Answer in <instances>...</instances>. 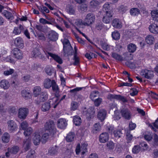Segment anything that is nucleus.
Instances as JSON below:
<instances>
[{
    "label": "nucleus",
    "mask_w": 158,
    "mask_h": 158,
    "mask_svg": "<svg viewBox=\"0 0 158 158\" xmlns=\"http://www.w3.org/2000/svg\"><path fill=\"white\" fill-rule=\"evenodd\" d=\"M71 110H76L78 106V103L76 102L72 101L71 103Z\"/></svg>",
    "instance_id": "nucleus-53"
},
{
    "label": "nucleus",
    "mask_w": 158,
    "mask_h": 158,
    "mask_svg": "<svg viewBox=\"0 0 158 158\" xmlns=\"http://www.w3.org/2000/svg\"><path fill=\"white\" fill-rule=\"evenodd\" d=\"M139 11L137 8H133L131 9L130 12L131 15L134 16L138 15L139 13Z\"/></svg>",
    "instance_id": "nucleus-45"
},
{
    "label": "nucleus",
    "mask_w": 158,
    "mask_h": 158,
    "mask_svg": "<svg viewBox=\"0 0 158 158\" xmlns=\"http://www.w3.org/2000/svg\"><path fill=\"white\" fill-rule=\"evenodd\" d=\"M118 95L115 94H109L108 95L107 98L108 99H109L110 100H112L113 99H116L117 100Z\"/></svg>",
    "instance_id": "nucleus-60"
},
{
    "label": "nucleus",
    "mask_w": 158,
    "mask_h": 158,
    "mask_svg": "<svg viewBox=\"0 0 158 158\" xmlns=\"http://www.w3.org/2000/svg\"><path fill=\"white\" fill-rule=\"evenodd\" d=\"M32 132V129L31 127L27 128L24 130V134L25 136H28L30 135Z\"/></svg>",
    "instance_id": "nucleus-50"
},
{
    "label": "nucleus",
    "mask_w": 158,
    "mask_h": 158,
    "mask_svg": "<svg viewBox=\"0 0 158 158\" xmlns=\"http://www.w3.org/2000/svg\"><path fill=\"white\" fill-rule=\"evenodd\" d=\"M17 111V109L15 107H10L8 109V111L10 114H15Z\"/></svg>",
    "instance_id": "nucleus-63"
},
{
    "label": "nucleus",
    "mask_w": 158,
    "mask_h": 158,
    "mask_svg": "<svg viewBox=\"0 0 158 158\" xmlns=\"http://www.w3.org/2000/svg\"><path fill=\"white\" fill-rule=\"evenodd\" d=\"M35 155L34 151H29L27 156V158H35Z\"/></svg>",
    "instance_id": "nucleus-56"
},
{
    "label": "nucleus",
    "mask_w": 158,
    "mask_h": 158,
    "mask_svg": "<svg viewBox=\"0 0 158 158\" xmlns=\"http://www.w3.org/2000/svg\"><path fill=\"white\" fill-rule=\"evenodd\" d=\"M22 96L24 98H28L31 96L30 93L28 90H23L21 92Z\"/></svg>",
    "instance_id": "nucleus-47"
},
{
    "label": "nucleus",
    "mask_w": 158,
    "mask_h": 158,
    "mask_svg": "<svg viewBox=\"0 0 158 158\" xmlns=\"http://www.w3.org/2000/svg\"><path fill=\"white\" fill-rule=\"evenodd\" d=\"M67 124L66 120L64 118H60L57 121L58 127L60 129H64L65 128Z\"/></svg>",
    "instance_id": "nucleus-16"
},
{
    "label": "nucleus",
    "mask_w": 158,
    "mask_h": 158,
    "mask_svg": "<svg viewBox=\"0 0 158 158\" xmlns=\"http://www.w3.org/2000/svg\"><path fill=\"white\" fill-rule=\"evenodd\" d=\"M106 115V111L105 110L102 109L100 110L99 111L97 115V117L101 121H102L104 120L105 118Z\"/></svg>",
    "instance_id": "nucleus-18"
},
{
    "label": "nucleus",
    "mask_w": 158,
    "mask_h": 158,
    "mask_svg": "<svg viewBox=\"0 0 158 158\" xmlns=\"http://www.w3.org/2000/svg\"><path fill=\"white\" fill-rule=\"evenodd\" d=\"M95 19V16L93 14L89 13L86 16L84 21L79 19L76 22L75 24L78 27H81L82 25L89 26L94 23Z\"/></svg>",
    "instance_id": "nucleus-1"
},
{
    "label": "nucleus",
    "mask_w": 158,
    "mask_h": 158,
    "mask_svg": "<svg viewBox=\"0 0 158 158\" xmlns=\"http://www.w3.org/2000/svg\"><path fill=\"white\" fill-rule=\"evenodd\" d=\"M14 57L18 59H21L23 57V53L21 50L17 48H14L12 51Z\"/></svg>",
    "instance_id": "nucleus-11"
},
{
    "label": "nucleus",
    "mask_w": 158,
    "mask_h": 158,
    "mask_svg": "<svg viewBox=\"0 0 158 158\" xmlns=\"http://www.w3.org/2000/svg\"><path fill=\"white\" fill-rule=\"evenodd\" d=\"M52 80L48 78L45 79L43 82L44 87L47 89H49L52 86Z\"/></svg>",
    "instance_id": "nucleus-25"
},
{
    "label": "nucleus",
    "mask_w": 158,
    "mask_h": 158,
    "mask_svg": "<svg viewBox=\"0 0 158 158\" xmlns=\"http://www.w3.org/2000/svg\"><path fill=\"white\" fill-rule=\"evenodd\" d=\"M121 118V115L120 113L117 111H114V118L115 120H118Z\"/></svg>",
    "instance_id": "nucleus-59"
},
{
    "label": "nucleus",
    "mask_w": 158,
    "mask_h": 158,
    "mask_svg": "<svg viewBox=\"0 0 158 158\" xmlns=\"http://www.w3.org/2000/svg\"><path fill=\"white\" fill-rule=\"evenodd\" d=\"M142 75L147 79H151L154 77L153 71L148 70H142L141 72Z\"/></svg>",
    "instance_id": "nucleus-12"
},
{
    "label": "nucleus",
    "mask_w": 158,
    "mask_h": 158,
    "mask_svg": "<svg viewBox=\"0 0 158 158\" xmlns=\"http://www.w3.org/2000/svg\"><path fill=\"white\" fill-rule=\"evenodd\" d=\"M41 136L38 133L36 134L33 139V142L35 145L39 144L41 141Z\"/></svg>",
    "instance_id": "nucleus-31"
},
{
    "label": "nucleus",
    "mask_w": 158,
    "mask_h": 158,
    "mask_svg": "<svg viewBox=\"0 0 158 158\" xmlns=\"http://www.w3.org/2000/svg\"><path fill=\"white\" fill-rule=\"evenodd\" d=\"M112 38L115 40H118L120 38V35L118 32L115 31L112 33Z\"/></svg>",
    "instance_id": "nucleus-51"
},
{
    "label": "nucleus",
    "mask_w": 158,
    "mask_h": 158,
    "mask_svg": "<svg viewBox=\"0 0 158 158\" xmlns=\"http://www.w3.org/2000/svg\"><path fill=\"white\" fill-rule=\"evenodd\" d=\"M113 16L112 12L111 11H106L102 19L103 22L106 23H109Z\"/></svg>",
    "instance_id": "nucleus-6"
},
{
    "label": "nucleus",
    "mask_w": 158,
    "mask_h": 158,
    "mask_svg": "<svg viewBox=\"0 0 158 158\" xmlns=\"http://www.w3.org/2000/svg\"><path fill=\"white\" fill-rule=\"evenodd\" d=\"M102 99L101 98H98L97 99H95L94 101V104L96 106H98L101 104L102 102Z\"/></svg>",
    "instance_id": "nucleus-61"
},
{
    "label": "nucleus",
    "mask_w": 158,
    "mask_h": 158,
    "mask_svg": "<svg viewBox=\"0 0 158 158\" xmlns=\"http://www.w3.org/2000/svg\"><path fill=\"white\" fill-rule=\"evenodd\" d=\"M83 87H77L71 90L70 92L71 93H73L74 94L76 95L77 93V92L81 90Z\"/></svg>",
    "instance_id": "nucleus-62"
},
{
    "label": "nucleus",
    "mask_w": 158,
    "mask_h": 158,
    "mask_svg": "<svg viewBox=\"0 0 158 158\" xmlns=\"http://www.w3.org/2000/svg\"><path fill=\"white\" fill-rule=\"evenodd\" d=\"M37 7L39 10L42 13V14L45 16L46 18L48 20H50L51 18L48 16H47L45 15V12L47 13H48L49 10L46 6H44L43 5L40 6H37Z\"/></svg>",
    "instance_id": "nucleus-13"
},
{
    "label": "nucleus",
    "mask_w": 158,
    "mask_h": 158,
    "mask_svg": "<svg viewBox=\"0 0 158 158\" xmlns=\"http://www.w3.org/2000/svg\"><path fill=\"white\" fill-rule=\"evenodd\" d=\"M97 56V55L91 52L87 53L85 54V57L89 60L91 59L92 58H95Z\"/></svg>",
    "instance_id": "nucleus-49"
},
{
    "label": "nucleus",
    "mask_w": 158,
    "mask_h": 158,
    "mask_svg": "<svg viewBox=\"0 0 158 158\" xmlns=\"http://www.w3.org/2000/svg\"><path fill=\"white\" fill-rule=\"evenodd\" d=\"M44 51L47 57L48 58H49V56H50L58 63L60 64L62 63L63 61L62 59L58 55L50 53L46 49H44Z\"/></svg>",
    "instance_id": "nucleus-3"
},
{
    "label": "nucleus",
    "mask_w": 158,
    "mask_h": 158,
    "mask_svg": "<svg viewBox=\"0 0 158 158\" xmlns=\"http://www.w3.org/2000/svg\"><path fill=\"white\" fill-rule=\"evenodd\" d=\"M14 43L15 46L19 48H23L24 46L23 41L20 37L16 38L15 40Z\"/></svg>",
    "instance_id": "nucleus-21"
},
{
    "label": "nucleus",
    "mask_w": 158,
    "mask_h": 158,
    "mask_svg": "<svg viewBox=\"0 0 158 158\" xmlns=\"http://www.w3.org/2000/svg\"><path fill=\"white\" fill-rule=\"evenodd\" d=\"M15 71L14 69H10L9 70L5 71L4 72V74L5 76H8L12 74Z\"/></svg>",
    "instance_id": "nucleus-54"
},
{
    "label": "nucleus",
    "mask_w": 158,
    "mask_h": 158,
    "mask_svg": "<svg viewBox=\"0 0 158 158\" xmlns=\"http://www.w3.org/2000/svg\"><path fill=\"white\" fill-rule=\"evenodd\" d=\"M44 126L46 130L50 133L51 136H53L56 133V129L53 121L49 120L46 122Z\"/></svg>",
    "instance_id": "nucleus-2"
},
{
    "label": "nucleus",
    "mask_w": 158,
    "mask_h": 158,
    "mask_svg": "<svg viewBox=\"0 0 158 158\" xmlns=\"http://www.w3.org/2000/svg\"><path fill=\"white\" fill-rule=\"evenodd\" d=\"M7 123L8 128L10 132H12L17 129V125L14 121L9 120L8 121Z\"/></svg>",
    "instance_id": "nucleus-10"
},
{
    "label": "nucleus",
    "mask_w": 158,
    "mask_h": 158,
    "mask_svg": "<svg viewBox=\"0 0 158 158\" xmlns=\"http://www.w3.org/2000/svg\"><path fill=\"white\" fill-rule=\"evenodd\" d=\"M66 10L68 13L71 15H74L75 13V9L72 6L68 5L67 7Z\"/></svg>",
    "instance_id": "nucleus-39"
},
{
    "label": "nucleus",
    "mask_w": 158,
    "mask_h": 158,
    "mask_svg": "<svg viewBox=\"0 0 158 158\" xmlns=\"http://www.w3.org/2000/svg\"><path fill=\"white\" fill-rule=\"evenodd\" d=\"M122 116L126 119H130L131 118V114L130 110L127 108H123L121 110Z\"/></svg>",
    "instance_id": "nucleus-9"
},
{
    "label": "nucleus",
    "mask_w": 158,
    "mask_h": 158,
    "mask_svg": "<svg viewBox=\"0 0 158 158\" xmlns=\"http://www.w3.org/2000/svg\"><path fill=\"white\" fill-rule=\"evenodd\" d=\"M140 148L139 145L135 146L132 148V152L134 153H137L140 151Z\"/></svg>",
    "instance_id": "nucleus-55"
},
{
    "label": "nucleus",
    "mask_w": 158,
    "mask_h": 158,
    "mask_svg": "<svg viewBox=\"0 0 158 158\" xmlns=\"http://www.w3.org/2000/svg\"><path fill=\"white\" fill-rule=\"evenodd\" d=\"M31 138L28 137L27 139L24 140L23 143L25 151H26L30 148V146L31 144Z\"/></svg>",
    "instance_id": "nucleus-28"
},
{
    "label": "nucleus",
    "mask_w": 158,
    "mask_h": 158,
    "mask_svg": "<svg viewBox=\"0 0 158 158\" xmlns=\"http://www.w3.org/2000/svg\"><path fill=\"white\" fill-rule=\"evenodd\" d=\"M20 126L22 129L25 130L27 128L28 126V124L26 121L23 122L20 124Z\"/></svg>",
    "instance_id": "nucleus-57"
},
{
    "label": "nucleus",
    "mask_w": 158,
    "mask_h": 158,
    "mask_svg": "<svg viewBox=\"0 0 158 158\" xmlns=\"http://www.w3.org/2000/svg\"><path fill=\"white\" fill-rule=\"evenodd\" d=\"M19 150V148L17 146H14L11 148H8V151L12 154H16L18 152Z\"/></svg>",
    "instance_id": "nucleus-44"
},
{
    "label": "nucleus",
    "mask_w": 158,
    "mask_h": 158,
    "mask_svg": "<svg viewBox=\"0 0 158 158\" xmlns=\"http://www.w3.org/2000/svg\"><path fill=\"white\" fill-rule=\"evenodd\" d=\"M42 89L40 86H36L33 89V95L35 97H36L41 93Z\"/></svg>",
    "instance_id": "nucleus-27"
},
{
    "label": "nucleus",
    "mask_w": 158,
    "mask_h": 158,
    "mask_svg": "<svg viewBox=\"0 0 158 158\" xmlns=\"http://www.w3.org/2000/svg\"><path fill=\"white\" fill-rule=\"evenodd\" d=\"M127 49L130 52H134L136 49V46L133 44H130L127 46Z\"/></svg>",
    "instance_id": "nucleus-40"
},
{
    "label": "nucleus",
    "mask_w": 158,
    "mask_h": 158,
    "mask_svg": "<svg viewBox=\"0 0 158 158\" xmlns=\"http://www.w3.org/2000/svg\"><path fill=\"white\" fill-rule=\"evenodd\" d=\"M151 14L153 19L155 21L158 22V10L152 11Z\"/></svg>",
    "instance_id": "nucleus-34"
},
{
    "label": "nucleus",
    "mask_w": 158,
    "mask_h": 158,
    "mask_svg": "<svg viewBox=\"0 0 158 158\" xmlns=\"http://www.w3.org/2000/svg\"><path fill=\"white\" fill-rule=\"evenodd\" d=\"M58 34L55 31H51L48 32V39L52 41H56L58 38Z\"/></svg>",
    "instance_id": "nucleus-14"
},
{
    "label": "nucleus",
    "mask_w": 158,
    "mask_h": 158,
    "mask_svg": "<svg viewBox=\"0 0 158 158\" xmlns=\"http://www.w3.org/2000/svg\"><path fill=\"white\" fill-rule=\"evenodd\" d=\"M75 137V134L73 132H70L66 137V140L69 142L73 141Z\"/></svg>",
    "instance_id": "nucleus-36"
},
{
    "label": "nucleus",
    "mask_w": 158,
    "mask_h": 158,
    "mask_svg": "<svg viewBox=\"0 0 158 158\" xmlns=\"http://www.w3.org/2000/svg\"><path fill=\"white\" fill-rule=\"evenodd\" d=\"M100 4V2L97 0H93L90 2V8L95 9L98 8Z\"/></svg>",
    "instance_id": "nucleus-37"
},
{
    "label": "nucleus",
    "mask_w": 158,
    "mask_h": 158,
    "mask_svg": "<svg viewBox=\"0 0 158 158\" xmlns=\"http://www.w3.org/2000/svg\"><path fill=\"white\" fill-rule=\"evenodd\" d=\"M32 55L33 57H36L41 54L40 50L38 48H35L32 52Z\"/></svg>",
    "instance_id": "nucleus-42"
},
{
    "label": "nucleus",
    "mask_w": 158,
    "mask_h": 158,
    "mask_svg": "<svg viewBox=\"0 0 158 158\" xmlns=\"http://www.w3.org/2000/svg\"><path fill=\"white\" fill-rule=\"evenodd\" d=\"M10 85L8 81L4 79L0 82V86L4 89H7L10 86Z\"/></svg>",
    "instance_id": "nucleus-29"
},
{
    "label": "nucleus",
    "mask_w": 158,
    "mask_h": 158,
    "mask_svg": "<svg viewBox=\"0 0 158 158\" xmlns=\"http://www.w3.org/2000/svg\"><path fill=\"white\" fill-rule=\"evenodd\" d=\"M150 31L154 34L158 33V26L156 24L152 23L148 27Z\"/></svg>",
    "instance_id": "nucleus-19"
},
{
    "label": "nucleus",
    "mask_w": 158,
    "mask_h": 158,
    "mask_svg": "<svg viewBox=\"0 0 158 158\" xmlns=\"http://www.w3.org/2000/svg\"><path fill=\"white\" fill-rule=\"evenodd\" d=\"M51 87H52V90L53 91L56 93L55 94V96L56 97L53 98V100L55 101V102H57L58 100V93L59 92V88L55 81L54 80H52V84Z\"/></svg>",
    "instance_id": "nucleus-7"
},
{
    "label": "nucleus",
    "mask_w": 158,
    "mask_h": 158,
    "mask_svg": "<svg viewBox=\"0 0 158 158\" xmlns=\"http://www.w3.org/2000/svg\"><path fill=\"white\" fill-rule=\"evenodd\" d=\"M51 108V104L50 102H46L43 103L40 107V109L43 112L48 111Z\"/></svg>",
    "instance_id": "nucleus-23"
},
{
    "label": "nucleus",
    "mask_w": 158,
    "mask_h": 158,
    "mask_svg": "<svg viewBox=\"0 0 158 158\" xmlns=\"http://www.w3.org/2000/svg\"><path fill=\"white\" fill-rule=\"evenodd\" d=\"M99 94V92L98 91H94L91 93L90 98L92 100L94 99V98L97 97Z\"/></svg>",
    "instance_id": "nucleus-52"
},
{
    "label": "nucleus",
    "mask_w": 158,
    "mask_h": 158,
    "mask_svg": "<svg viewBox=\"0 0 158 158\" xmlns=\"http://www.w3.org/2000/svg\"><path fill=\"white\" fill-rule=\"evenodd\" d=\"M95 112L94 108L91 107L84 112V114L86 115L87 119L89 120L93 117Z\"/></svg>",
    "instance_id": "nucleus-8"
},
{
    "label": "nucleus",
    "mask_w": 158,
    "mask_h": 158,
    "mask_svg": "<svg viewBox=\"0 0 158 158\" xmlns=\"http://www.w3.org/2000/svg\"><path fill=\"white\" fill-rule=\"evenodd\" d=\"M10 138L9 134L7 133H5L2 137V140L4 143H8L9 141Z\"/></svg>",
    "instance_id": "nucleus-43"
},
{
    "label": "nucleus",
    "mask_w": 158,
    "mask_h": 158,
    "mask_svg": "<svg viewBox=\"0 0 158 158\" xmlns=\"http://www.w3.org/2000/svg\"><path fill=\"white\" fill-rule=\"evenodd\" d=\"M73 122L76 126H79L82 122V120L79 116L75 115L73 117Z\"/></svg>",
    "instance_id": "nucleus-33"
},
{
    "label": "nucleus",
    "mask_w": 158,
    "mask_h": 158,
    "mask_svg": "<svg viewBox=\"0 0 158 158\" xmlns=\"http://www.w3.org/2000/svg\"><path fill=\"white\" fill-rule=\"evenodd\" d=\"M101 127L99 123L95 124L93 127L92 132L93 133H97L98 132L101 130Z\"/></svg>",
    "instance_id": "nucleus-30"
},
{
    "label": "nucleus",
    "mask_w": 158,
    "mask_h": 158,
    "mask_svg": "<svg viewBox=\"0 0 158 158\" xmlns=\"http://www.w3.org/2000/svg\"><path fill=\"white\" fill-rule=\"evenodd\" d=\"M39 98V100L37 102V104H39L40 102H44L48 98V94L46 91H44L40 94Z\"/></svg>",
    "instance_id": "nucleus-17"
},
{
    "label": "nucleus",
    "mask_w": 158,
    "mask_h": 158,
    "mask_svg": "<svg viewBox=\"0 0 158 158\" xmlns=\"http://www.w3.org/2000/svg\"><path fill=\"white\" fill-rule=\"evenodd\" d=\"M145 40L148 44H152L155 41V38L152 35H148L146 37Z\"/></svg>",
    "instance_id": "nucleus-32"
},
{
    "label": "nucleus",
    "mask_w": 158,
    "mask_h": 158,
    "mask_svg": "<svg viewBox=\"0 0 158 158\" xmlns=\"http://www.w3.org/2000/svg\"><path fill=\"white\" fill-rule=\"evenodd\" d=\"M109 136L107 133L106 132L102 133L99 136V140L101 143H104L108 140Z\"/></svg>",
    "instance_id": "nucleus-20"
},
{
    "label": "nucleus",
    "mask_w": 158,
    "mask_h": 158,
    "mask_svg": "<svg viewBox=\"0 0 158 158\" xmlns=\"http://www.w3.org/2000/svg\"><path fill=\"white\" fill-rule=\"evenodd\" d=\"M87 146L88 144L85 143L82 144L81 147H80V144L77 145L76 148V154L77 155L79 154L81 152L82 155L84 154L86 152H87Z\"/></svg>",
    "instance_id": "nucleus-5"
},
{
    "label": "nucleus",
    "mask_w": 158,
    "mask_h": 158,
    "mask_svg": "<svg viewBox=\"0 0 158 158\" xmlns=\"http://www.w3.org/2000/svg\"><path fill=\"white\" fill-rule=\"evenodd\" d=\"M49 135H50V133L45 132L43 134L42 136L41 141L43 143H45L49 137Z\"/></svg>",
    "instance_id": "nucleus-46"
},
{
    "label": "nucleus",
    "mask_w": 158,
    "mask_h": 158,
    "mask_svg": "<svg viewBox=\"0 0 158 158\" xmlns=\"http://www.w3.org/2000/svg\"><path fill=\"white\" fill-rule=\"evenodd\" d=\"M112 56L119 61H122L123 60V57L120 55L115 53H113L111 55Z\"/></svg>",
    "instance_id": "nucleus-48"
},
{
    "label": "nucleus",
    "mask_w": 158,
    "mask_h": 158,
    "mask_svg": "<svg viewBox=\"0 0 158 158\" xmlns=\"http://www.w3.org/2000/svg\"><path fill=\"white\" fill-rule=\"evenodd\" d=\"M113 134L115 137L117 138L121 137L123 135L122 130L120 129H115L113 132Z\"/></svg>",
    "instance_id": "nucleus-41"
},
{
    "label": "nucleus",
    "mask_w": 158,
    "mask_h": 158,
    "mask_svg": "<svg viewBox=\"0 0 158 158\" xmlns=\"http://www.w3.org/2000/svg\"><path fill=\"white\" fill-rule=\"evenodd\" d=\"M107 147L110 149H112L114 148V144L112 142H109L106 144Z\"/></svg>",
    "instance_id": "nucleus-64"
},
{
    "label": "nucleus",
    "mask_w": 158,
    "mask_h": 158,
    "mask_svg": "<svg viewBox=\"0 0 158 158\" xmlns=\"http://www.w3.org/2000/svg\"><path fill=\"white\" fill-rule=\"evenodd\" d=\"M58 150L59 147L57 146H52L49 148L48 153L51 156L57 155Z\"/></svg>",
    "instance_id": "nucleus-15"
},
{
    "label": "nucleus",
    "mask_w": 158,
    "mask_h": 158,
    "mask_svg": "<svg viewBox=\"0 0 158 158\" xmlns=\"http://www.w3.org/2000/svg\"><path fill=\"white\" fill-rule=\"evenodd\" d=\"M148 127H150L155 132H156L158 129V118L156 120L155 122L152 123H149L148 124Z\"/></svg>",
    "instance_id": "nucleus-26"
},
{
    "label": "nucleus",
    "mask_w": 158,
    "mask_h": 158,
    "mask_svg": "<svg viewBox=\"0 0 158 158\" xmlns=\"http://www.w3.org/2000/svg\"><path fill=\"white\" fill-rule=\"evenodd\" d=\"M63 50L64 52H67L66 51V47L69 49L72 48V47L70 45L68 40H65L63 42Z\"/></svg>",
    "instance_id": "nucleus-38"
},
{
    "label": "nucleus",
    "mask_w": 158,
    "mask_h": 158,
    "mask_svg": "<svg viewBox=\"0 0 158 158\" xmlns=\"http://www.w3.org/2000/svg\"><path fill=\"white\" fill-rule=\"evenodd\" d=\"M29 113L28 109L27 108L22 107L19 109L18 116L21 119H24Z\"/></svg>",
    "instance_id": "nucleus-4"
},
{
    "label": "nucleus",
    "mask_w": 158,
    "mask_h": 158,
    "mask_svg": "<svg viewBox=\"0 0 158 158\" xmlns=\"http://www.w3.org/2000/svg\"><path fill=\"white\" fill-rule=\"evenodd\" d=\"M24 30V27L20 25L18 27H15L13 31V33L15 35H18L20 34L21 32H23Z\"/></svg>",
    "instance_id": "nucleus-24"
},
{
    "label": "nucleus",
    "mask_w": 158,
    "mask_h": 158,
    "mask_svg": "<svg viewBox=\"0 0 158 158\" xmlns=\"http://www.w3.org/2000/svg\"><path fill=\"white\" fill-rule=\"evenodd\" d=\"M102 48L104 50L108 51L110 50V46L106 43H102L101 44Z\"/></svg>",
    "instance_id": "nucleus-58"
},
{
    "label": "nucleus",
    "mask_w": 158,
    "mask_h": 158,
    "mask_svg": "<svg viewBox=\"0 0 158 158\" xmlns=\"http://www.w3.org/2000/svg\"><path fill=\"white\" fill-rule=\"evenodd\" d=\"M112 26L115 28H120L122 27L121 21L118 19H114L112 23Z\"/></svg>",
    "instance_id": "nucleus-22"
},
{
    "label": "nucleus",
    "mask_w": 158,
    "mask_h": 158,
    "mask_svg": "<svg viewBox=\"0 0 158 158\" xmlns=\"http://www.w3.org/2000/svg\"><path fill=\"white\" fill-rule=\"evenodd\" d=\"M2 14L8 19H12L13 15L10 12L6 10H4L2 12Z\"/></svg>",
    "instance_id": "nucleus-35"
}]
</instances>
